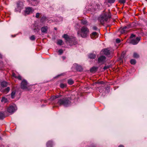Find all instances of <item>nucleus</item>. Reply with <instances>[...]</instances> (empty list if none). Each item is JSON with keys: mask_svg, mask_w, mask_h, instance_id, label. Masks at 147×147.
I'll use <instances>...</instances> for the list:
<instances>
[{"mask_svg": "<svg viewBox=\"0 0 147 147\" xmlns=\"http://www.w3.org/2000/svg\"><path fill=\"white\" fill-rule=\"evenodd\" d=\"M71 97H65L58 100L57 103L59 105H63L65 107H67L71 105Z\"/></svg>", "mask_w": 147, "mask_h": 147, "instance_id": "obj_1", "label": "nucleus"}, {"mask_svg": "<svg viewBox=\"0 0 147 147\" xmlns=\"http://www.w3.org/2000/svg\"><path fill=\"white\" fill-rule=\"evenodd\" d=\"M90 34L89 29L86 26H83L81 28L80 30L78 32V34L82 38H86Z\"/></svg>", "mask_w": 147, "mask_h": 147, "instance_id": "obj_2", "label": "nucleus"}, {"mask_svg": "<svg viewBox=\"0 0 147 147\" xmlns=\"http://www.w3.org/2000/svg\"><path fill=\"white\" fill-rule=\"evenodd\" d=\"M111 17V14L110 13H105L101 15L98 18V20L101 24H103L105 22H107L108 19Z\"/></svg>", "mask_w": 147, "mask_h": 147, "instance_id": "obj_3", "label": "nucleus"}, {"mask_svg": "<svg viewBox=\"0 0 147 147\" xmlns=\"http://www.w3.org/2000/svg\"><path fill=\"white\" fill-rule=\"evenodd\" d=\"M24 6V3L22 2L18 1L17 3V7L15 9V11L20 12L21 9L23 8Z\"/></svg>", "mask_w": 147, "mask_h": 147, "instance_id": "obj_4", "label": "nucleus"}, {"mask_svg": "<svg viewBox=\"0 0 147 147\" xmlns=\"http://www.w3.org/2000/svg\"><path fill=\"white\" fill-rule=\"evenodd\" d=\"M28 87V83L26 80L23 79L21 83V88L23 90L26 89Z\"/></svg>", "mask_w": 147, "mask_h": 147, "instance_id": "obj_5", "label": "nucleus"}, {"mask_svg": "<svg viewBox=\"0 0 147 147\" xmlns=\"http://www.w3.org/2000/svg\"><path fill=\"white\" fill-rule=\"evenodd\" d=\"M103 52L104 54L107 56L108 57H111L112 56V54L108 50V49H106L103 50Z\"/></svg>", "mask_w": 147, "mask_h": 147, "instance_id": "obj_6", "label": "nucleus"}, {"mask_svg": "<svg viewBox=\"0 0 147 147\" xmlns=\"http://www.w3.org/2000/svg\"><path fill=\"white\" fill-rule=\"evenodd\" d=\"M34 11V10L32 7H28L25 8L24 11L25 13L27 14L32 13Z\"/></svg>", "mask_w": 147, "mask_h": 147, "instance_id": "obj_7", "label": "nucleus"}, {"mask_svg": "<svg viewBox=\"0 0 147 147\" xmlns=\"http://www.w3.org/2000/svg\"><path fill=\"white\" fill-rule=\"evenodd\" d=\"M140 40V37H137L135 39L132 40L130 43L133 45H136L138 43Z\"/></svg>", "mask_w": 147, "mask_h": 147, "instance_id": "obj_8", "label": "nucleus"}, {"mask_svg": "<svg viewBox=\"0 0 147 147\" xmlns=\"http://www.w3.org/2000/svg\"><path fill=\"white\" fill-rule=\"evenodd\" d=\"M130 27V26L129 25H127L126 26H124L121 30L120 32L121 33V34H123L127 32Z\"/></svg>", "mask_w": 147, "mask_h": 147, "instance_id": "obj_9", "label": "nucleus"}, {"mask_svg": "<svg viewBox=\"0 0 147 147\" xmlns=\"http://www.w3.org/2000/svg\"><path fill=\"white\" fill-rule=\"evenodd\" d=\"M40 2V0H31L28 2L32 5L35 6L36 5Z\"/></svg>", "mask_w": 147, "mask_h": 147, "instance_id": "obj_10", "label": "nucleus"}, {"mask_svg": "<svg viewBox=\"0 0 147 147\" xmlns=\"http://www.w3.org/2000/svg\"><path fill=\"white\" fill-rule=\"evenodd\" d=\"M63 37L66 40V42H69V43L71 41V38L67 34H64L63 36Z\"/></svg>", "mask_w": 147, "mask_h": 147, "instance_id": "obj_11", "label": "nucleus"}, {"mask_svg": "<svg viewBox=\"0 0 147 147\" xmlns=\"http://www.w3.org/2000/svg\"><path fill=\"white\" fill-rule=\"evenodd\" d=\"M7 111L9 113H13L15 111V109L14 107L12 106H11L9 107L7 109Z\"/></svg>", "mask_w": 147, "mask_h": 147, "instance_id": "obj_12", "label": "nucleus"}, {"mask_svg": "<svg viewBox=\"0 0 147 147\" xmlns=\"http://www.w3.org/2000/svg\"><path fill=\"white\" fill-rule=\"evenodd\" d=\"M105 59L106 57L105 56L102 55L98 57V61L99 63H103L105 61Z\"/></svg>", "mask_w": 147, "mask_h": 147, "instance_id": "obj_13", "label": "nucleus"}, {"mask_svg": "<svg viewBox=\"0 0 147 147\" xmlns=\"http://www.w3.org/2000/svg\"><path fill=\"white\" fill-rule=\"evenodd\" d=\"M90 36L91 38L95 39L98 37V33L96 32H93L90 34Z\"/></svg>", "mask_w": 147, "mask_h": 147, "instance_id": "obj_14", "label": "nucleus"}, {"mask_svg": "<svg viewBox=\"0 0 147 147\" xmlns=\"http://www.w3.org/2000/svg\"><path fill=\"white\" fill-rule=\"evenodd\" d=\"M48 29V27L47 26H44L41 28V30L42 33H46Z\"/></svg>", "mask_w": 147, "mask_h": 147, "instance_id": "obj_15", "label": "nucleus"}, {"mask_svg": "<svg viewBox=\"0 0 147 147\" xmlns=\"http://www.w3.org/2000/svg\"><path fill=\"white\" fill-rule=\"evenodd\" d=\"M10 89L9 87H7V88L5 89H3L2 88H0V91L3 92H8L10 90Z\"/></svg>", "mask_w": 147, "mask_h": 147, "instance_id": "obj_16", "label": "nucleus"}, {"mask_svg": "<svg viewBox=\"0 0 147 147\" xmlns=\"http://www.w3.org/2000/svg\"><path fill=\"white\" fill-rule=\"evenodd\" d=\"M74 66H76V68L77 71H81L82 70V68L81 66L78 65L76 63L74 64Z\"/></svg>", "mask_w": 147, "mask_h": 147, "instance_id": "obj_17", "label": "nucleus"}, {"mask_svg": "<svg viewBox=\"0 0 147 147\" xmlns=\"http://www.w3.org/2000/svg\"><path fill=\"white\" fill-rule=\"evenodd\" d=\"M7 82L5 81H3L1 82V88H3L7 86Z\"/></svg>", "mask_w": 147, "mask_h": 147, "instance_id": "obj_18", "label": "nucleus"}, {"mask_svg": "<svg viewBox=\"0 0 147 147\" xmlns=\"http://www.w3.org/2000/svg\"><path fill=\"white\" fill-rule=\"evenodd\" d=\"M1 102L4 103L7 102L8 101V100L5 97H3L1 98Z\"/></svg>", "mask_w": 147, "mask_h": 147, "instance_id": "obj_19", "label": "nucleus"}, {"mask_svg": "<svg viewBox=\"0 0 147 147\" xmlns=\"http://www.w3.org/2000/svg\"><path fill=\"white\" fill-rule=\"evenodd\" d=\"M53 146V142L49 141L47 143V147H52Z\"/></svg>", "mask_w": 147, "mask_h": 147, "instance_id": "obj_20", "label": "nucleus"}, {"mask_svg": "<svg viewBox=\"0 0 147 147\" xmlns=\"http://www.w3.org/2000/svg\"><path fill=\"white\" fill-rule=\"evenodd\" d=\"M89 57L90 59H94L96 57V55L94 54H90L89 55Z\"/></svg>", "mask_w": 147, "mask_h": 147, "instance_id": "obj_21", "label": "nucleus"}, {"mask_svg": "<svg viewBox=\"0 0 147 147\" xmlns=\"http://www.w3.org/2000/svg\"><path fill=\"white\" fill-rule=\"evenodd\" d=\"M67 82L69 85H71L74 84V81L72 80L69 79L68 80Z\"/></svg>", "mask_w": 147, "mask_h": 147, "instance_id": "obj_22", "label": "nucleus"}, {"mask_svg": "<svg viewBox=\"0 0 147 147\" xmlns=\"http://www.w3.org/2000/svg\"><path fill=\"white\" fill-rule=\"evenodd\" d=\"M97 68L96 67H92L90 69V71L91 72H94L96 71L97 69Z\"/></svg>", "mask_w": 147, "mask_h": 147, "instance_id": "obj_23", "label": "nucleus"}, {"mask_svg": "<svg viewBox=\"0 0 147 147\" xmlns=\"http://www.w3.org/2000/svg\"><path fill=\"white\" fill-rule=\"evenodd\" d=\"M5 117L4 114L3 113H0V119H2Z\"/></svg>", "mask_w": 147, "mask_h": 147, "instance_id": "obj_24", "label": "nucleus"}, {"mask_svg": "<svg viewBox=\"0 0 147 147\" xmlns=\"http://www.w3.org/2000/svg\"><path fill=\"white\" fill-rule=\"evenodd\" d=\"M16 94V91H13L11 94V96L12 98H13L15 96Z\"/></svg>", "mask_w": 147, "mask_h": 147, "instance_id": "obj_25", "label": "nucleus"}, {"mask_svg": "<svg viewBox=\"0 0 147 147\" xmlns=\"http://www.w3.org/2000/svg\"><path fill=\"white\" fill-rule=\"evenodd\" d=\"M63 41L61 40H59L57 42V44L60 45H62Z\"/></svg>", "mask_w": 147, "mask_h": 147, "instance_id": "obj_26", "label": "nucleus"}, {"mask_svg": "<svg viewBox=\"0 0 147 147\" xmlns=\"http://www.w3.org/2000/svg\"><path fill=\"white\" fill-rule=\"evenodd\" d=\"M88 22L86 20H81V23L83 25H86L87 24Z\"/></svg>", "mask_w": 147, "mask_h": 147, "instance_id": "obj_27", "label": "nucleus"}, {"mask_svg": "<svg viewBox=\"0 0 147 147\" xmlns=\"http://www.w3.org/2000/svg\"><path fill=\"white\" fill-rule=\"evenodd\" d=\"M139 57V55L136 53H134L133 54V57L135 58H137Z\"/></svg>", "mask_w": 147, "mask_h": 147, "instance_id": "obj_28", "label": "nucleus"}, {"mask_svg": "<svg viewBox=\"0 0 147 147\" xmlns=\"http://www.w3.org/2000/svg\"><path fill=\"white\" fill-rule=\"evenodd\" d=\"M130 63L132 65H134L136 63V60L134 59H132L130 61Z\"/></svg>", "mask_w": 147, "mask_h": 147, "instance_id": "obj_29", "label": "nucleus"}, {"mask_svg": "<svg viewBox=\"0 0 147 147\" xmlns=\"http://www.w3.org/2000/svg\"><path fill=\"white\" fill-rule=\"evenodd\" d=\"M62 96L61 95H56L55 96H53V97L52 98V99H55L58 98H60V97H61Z\"/></svg>", "mask_w": 147, "mask_h": 147, "instance_id": "obj_30", "label": "nucleus"}, {"mask_svg": "<svg viewBox=\"0 0 147 147\" xmlns=\"http://www.w3.org/2000/svg\"><path fill=\"white\" fill-rule=\"evenodd\" d=\"M33 30L35 32H38L39 30V29L38 27L36 28L35 26L33 28Z\"/></svg>", "mask_w": 147, "mask_h": 147, "instance_id": "obj_31", "label": "nucleus"}, {"mask_svg": "<svg viewBox=\"0 0 147 147\" xmlns=\"http://www.w3.org/2000/svg\"><path fill=\"white\" fill-rule=\"evenodd\" d=\"M66 86L67 85L66 84L61 83L60 84V87L62 88H63L65 87H66Z\"/></svg>", "mask_w": 147, "mask_h": 147, "instance_id": "obj_32", "label": "nucleus"}, {"mask_svg": "<svg viewBox=\"0 0 147 147\" xmlns=\"http://www.w3.org/2000/svg\"><path fill=\"white\" fill-rule=\"evenodd\" d=\"M30 39L32 40H34L35 39V38L34 35H32L30 37Z\"/></svg>", "mask_w": 147, "mask_h": 147, "instance_id": "obj_33", "label": "nucleus"}, {"mask_svg": "<svg viewBox=\"0 0 147 147\" xmlns=\"http://www.w3.org/2000/svg\"><path fill=\"white\" fill-rule=\"evenodd\" d=\"M46 19V17L44 16H43L41 17V20L43 22L44 20H45Z\"/></svg>", "mask_w": 147, "mask_h": 147, "instance_id": "obj_34", "label": "nucleus"}, {"mask_svg": "<svg viewBox=\"0 0 147 147\" xmlns=\"http://www.w3.org/2000/svg\"><path fill=\"white\" fill-rule=\"evenodd\" d=\"M59 55H61L63 53V51L62 49H59L58 51Z\"/></svg>", "mask_w": 147, "mask_h": 147, "instance_id": "obj_35", "label": "nucleus"}, {"mask_svg": "<svg viewBox=\"0 0 147 147\" xmlns=\"http://www.w3.org/2000/svg\"><path fill=\"white\" fill-rule=\"evenodd\" d=\"M16 78L18 79L19 80H21L22 79V77L20 75L17 76V77H16Z\"/></svg>", "mask_w": 147, "mask_h": 147, "instance_id": "obj_36", "label": "nucleus"}, {"mask_svg": "<svg viewBox=\"0 0 147 147\" xmlns=\"http://www.w3.org/2000/svg\"><path fill=\"white\" fill-rule=\"evenodd\" d=\"M119 2L121 3H124L125 2V0H119Z\"/></svg>", "mask_w": 147, "mask_h": 147, "instance_id": "obj_37", "label": "nucleus"}, {"mask_svg": "<svg viewBox=\"0 0 147 147\" xmlns=\"http://www.w3.org/2000/svg\"><path fill=\"white\" fill-rule=\"evenodd\" d=\"M115 0H108V2L109 3H113Z\"/></svg>", "mask_w": 147, "mask_h": 147, "instance_id": "obj_38", "label": "nucleus"}, {"mask_svg": "<svg viewBox=\"0 0 147 147\" xmlns=\"http://www.w3.org/2000/svg\"><path fill=\"white\" fill-rule=\"evenodd\" d=\"M40 15V13H37L36 14V15L35 16L36 17V18H39Z\"/></svg>", "mask_w": 147, "mask_h": 147, "instance_id": "obj_39", "label": "nucleus"}, {"mask_svg": "<svg viewBox=\"0 0 147 147\" xmlns=\"http://www.w3.org/2000/svg\"><path fill=\"white\" fill-rule=\"evenodd\" d=\"M116 42L117 43H119L120 42L121 40L120 39L117 38L116 39Z\"/></svg>", "mask_w": 147, "mask_h": 147, "instance_id": "obj_40", "label": "nucleus"}, {"mask_svg": "<svg viewBox=\"0 0 147 147\" xmlns=\"http://www.w3.org/2000/svg\"><path fill=\"white\" fill-rule=\"evenodd\" d=\"M109 66H105L104 67H103V69L105 70V69H106L108 68H109Z\"/></svg>", "mask_w": 147, "mask_h": 147, "instance_id": "obj_41", "label": "nucleus"}, {"mask_svg": "<svg viewBox=\"0 0 147 147\" xmlns=\"http://www.w3.org/2000/svg\"><path fill=\"white\" fill-rule=\"evenodd\" d=\"M92 28L94 30H96L97 29V27L96 26H94Z\"/></svg>", "mask_w": 147, "mask_h": 147, "instance_id": "obj_42", "label": "nucleus"}, {"mask_svg": "<svg viewBox=\"0 0 147 147\" xmlns=\"http://www.w3.org/2000/svg\"><path fill=\"white\" fill-rule=\"evenodd\" d=\"M12 76L16 78V77L17 76L16 75V74L14 73H13Z\"/></svg>", "mask_w": 147, "mask_h": 147, "instance_id": "obj_43", "label": "nucleus"}, {"mask_svg": "<svg viewBox=\"0 0 147 147\" xmlns=\"http://www.w3.org/2000/svg\"><path fill=\"white\" fill-rule=\"evenodd\" d=\"M135 36V35L134 34H132L131 35L130 37L131 38H133Z\"/></svg>", "mask_w": 147, "mask_h": 147, "instance_id": "obj_44", "label": "nucleus"}, {"mask_svg": "<svg viewBox=\"0 0 147 147\" xmlns=\"http://www.w3.org/2000/svg\"><path fill=\"white\" fill-rule=\"evenodd\" d=\"M118 147H124L122 145H120Z\"/></svg>", "mask_w": 147, "mask_h": 147, "instance_id": "obj_45", "label": "nucleus"}, {"mask_svg": "<svg viewBox=\"0 0 147 147\" xmlns=\"http://www.w3.org/2000/svg\"><path fill=\"white\" fill-rule=\"evenodd\" d=\"M2 58V56L0 54V58Z\"/></svg>", "mask_w": 147, "mask_h": 147, "instance_id": "obj_46", "label": "nucleus"}, {"mask_svg": "<svg viewBox=\"0 0 147 147\" xmlns=\"http://www.w3.org/2000/svg\"><path fill=\"white\" fill-rule=\"evenodd\" d=\"M1 139H2L0 137V140H1Z\"/></svg>", "mask_w": 147, "mask_h": 147, "instance_id": "obj_47", "label": "nucleus"}, {"mask_svg": "<svg viewBox=\"0 0 147 147\" xmlns=\"http://www.w3.org/2000/svg\"><path fill=\"white\" fill-rule=\"evenodd\" d=\"M54 29H55V30H56L57 29V28H54Z\"/></svg>", "mask_w": 147, "mask_h": 147, "instance_id": "obj_48", "label": "nucleus"}, {"mask_svg": "<svg viewBox=\"0 0 147 147\" xmlns=\"http://www.w3.org/2000/svg\"><path fill=\"white\" fill-rule=\"evenodd\" d=\"M103 82H101V83L102 84L103 83Z\"/></svg>", "mask_w": 147, "mask_h": 147, "instance_id": "obj_49", "label": "nucleus"}]
</instances>
